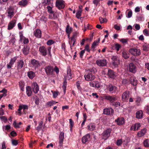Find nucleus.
Masks as SVG:
<instances>
[{
    "mask_svg": "<svg viewBox=\"0 0 149 149\" xmlns=\"http://www.w3.org/2000/svg\"><path fill=\"white\" fill-rule=\"evenodd\" d=\"M58 103V102H56L55 101L52 100L46 103V105L47 107H51L54 104H56V103Z\"/></svg>",
    "mask_w": 149,
    "mask_h": 149,
    "instance_id": "4c0bfd02",
    "label": "nucleus"
},
{
    "mask_svg": "<svg viewBox=\"0 0 149 149\" xmlns=\"http://www.w3.org/2000/svg\"><path fill=\"white\" fill-rule=\"evenodd\" d=\"M129 81L127 79H124L122 81V83L123 85H125L128 83Z\"/></svg>",
    "mask_w": 149,
    "mask_h": 149,
    "instance_id": "4d7b16f0",
    "label": "nucleus"
},
{
    "mask_svg": "<svg viewBox=\"0 0 149 149\" xmlns=\"http://www.w3.org/2000/svg\"><path fill=\"white\" fill-rule=\"evenodd\" d=\"M70 41H69V44L70 45L71 49H72V46L71 45L72 43V42H75L76 41V39L75 38H74L73 37H71L70 38Z\"/></svg>",
    "mask_w": 149,
    "mask_h": 149,
    "instance_id": "37998d69",
    "label": "nucleus"
},
{
    "mask_svg": "<svg viewBox=\"0 0 149 149\" xmlns=\"http://www.w3.org/2000/svg\"><path fill=\"white\" fill-rule=\"evenodd\" d=\"M129 97L128 92L127 91L124 92L122 95V99L123 101L127 100Z\"/></svg>",
    "mask_w": 149,
    "mask_h": 149,
    "instance_id": "c85d7f7f",
    "label": "nucleus"
},
{
    "mask_svg": "<svg viewBox=\"0 0 149 149\" xmlns=\"http://www.w3.org/2000/svg\"><path fill=\"white\" fill-rule=\"evenodd\" d=\"M24 65V63L23 59H20L17 62V69L19 70L21 69Z\"/></svg>",
    "mask_w": 149,
    "mask_h": 149,
    "instance_id": "b1692460",
    "label": "nucleus"
},
{
    "mask_svg": "<svg viewBox=\"0 0 149 149\" xmlns=\"http://www.w3.org/2000/svg\"><path fill=\"white\" fill-rule=\"evenodd\" d=\"M16 20L15 19H13L8 24V29L9 30L11 29L15 26L16 24Z\"/></svg>",
    "mask_w": 149,
    "mask_h": 149,
    "instance_id": "6ab92c4d",
    "label": "nucleus"
},
{
    "mask_svg": "<svg viewBox=\"0 0 149 149\" xmlns=\"http://www.w3.org/2000/svg\"><path fill=\"white\" fill-rule=\"evenodd\" d=\"M72 31V28H70L69 25H67L66 29V32L68 34V37H69V35L71 33Z\"/></svg>",
    "mask_w": 149,
    "mask_h": 149,
    "instance_id": "a19ab883",
    "label": "nucleus"
},
{
    "mask_svg": "<svg viewBox=\"0 0 149 149\" xmlns=\"http://www.w3.org/2000/svg\"><path fill=\"white\" fill-rule=\"evenodd\" d=\"M8 14V17H10V18L12 17L14 15V11H7Z\"/></svg>",
    "mask_w": 149,
    "mask_h": 149,
    "instance_id": "603ef678",
    "label": "nucleus"
},
{
    "mask_svg": "<svg viewBox=\"0 0 149 149\" xmlns=\"http://www.w3.org/2000/svg\"><path fill=\"white\" fill-rule=\"evenodd\" d=\"M112 130L108 128L104 131L102 134L101 138L102 139L106 140L109 137Z\"/></svg>",
    "mask_w": 149,
    "mask_h": 149,
    "instance_id": "7ed1b4c3",
    "label": "nucleus"
},
{
    "mask_svg": "<svg viewBox=\"0 0 149 149\" xmlns=\"http://www.w3.org/2000/svg\"><path fill=\"white\" fill-rule=\"evenodd\" d=\"M42 4L45 6L47 5L53 6V5L52 0H43Z\"/></svg>",
    "mask_w": 149,
    "mask_h": 149,
    "instance_id": "bb28decb",
    "label": "nucleus"
},
{
    "mask_svg": "<svg viewBox=\"0 0 149 149\" xmlns=\"http://www.w3.org/2000/svg\"><path fill=\"white\" fill-rule=\"evenodd\" d=\"M146 132V130L145 129H143L137 134V136L139 137H142L144 135Z\"/></svg>",
    "mask_w": 149,
    "mask_h": 149,
    "instance_id": "473e14b6",
    "label": "nucleus"
},
{
    "mask_svg": "<svg viewBox=\"0 0 149 149\" xmlns=\"http://www.w3.org/2000/svg\"><path fill=\"white\" fill-rule=\"evenodd\" d=\"M67 76L64 77L63 84L62 86L64 94H65L66 92V90L67 85V79L70 80L71 79L72 73L71 72V70L70 67H68L67 68Z\"/></svg>",
    "mask_w": 149,
    "mask_h": 149,
    "instance_id": "f257e3e1",
    "label": "nucleus"
},
{
    "mask_svg": "<svg viewBox=\"0 0 149 149\" xmlns=\"http://www.w3.org/2000/svg\"><path fill=\"white\" fill-rule=\"evenodd\" d=\"M44 69L47 76H50L53 74L54 68L53 66L49 65L46 66Z\"/></svg>",
    "mask_w": 149,
    "mask_h": 149,
    "instance_id": "20e7f679",
    "label": "nucleus"
},
{
    "mask_svg": "<svg viewBox=\"0 0 149 149\" xmlns=\"http://www.w3.org/2000/svg\"><path fill=\"white\" fill-rule=\"evenodd\" d=\"M111 105L115 107H117L120 106V102L118 101L114 102Z\"/></svg>",
    "mask_w": 149,
    "mask_h": 149,
    "instance_id": "c03bdc74",
    "label": "nucleus"
},
{
    "mask_svg": "<svg viewBox=\"0 0 149 149\" xmlns=\"http://www.w3.org/2000/svg\"><path fill=\"white\" fill-rule=\"evenodd\" d=\"M91 86L97 88H99L100 87V84L97 81H93L90 82L89 83Z\"/></svg>",
    "mask_w": 149,
    "mask_h": 149,
    "instance_id": "a211bd4d",
    "label": "nucleus"
},
{
    "mask_svg": "<svg viewBox=\"0 0 149 149\" xmlns=\"http://www.w3.org/2000/svg\"><path fill=\"white\" fill-rule=\"evenodd\" d=\"M51 92L53 94V97L54 98H56L57 97L58 95V91H51Z\"/></svg>",
    "mask_w": 149,
    "mask_h": 149,
    "instance_id": "a18cd8bd",
    "label": "nucleus"
},
{
    "mask_svg": "<svg viewBox=\"0 0 149 149\" xmlns=\"http://www.w3.org/2000/svg\"><path fill=\"white\" fill-rule=\"evenodd\" d=\"M17 135V134L16 132L14 131H11L10 133V135H9V136L11 138V137L10 136L13 137Z\"/></svg>",
    "mask_w": 149,
    "mask_h": 149,
    "instance_id": "09e8293b",
    "label": "nucleus"
},
{
    "mask_svg": "<svg viewBox=\"0 0 149 149\" xmlns=\"http://www.w3.org/2000/svg\"><path fill=\"white\" fill-rule=\"evenodd\" d=\"M98 45L97 44H96L95 43L93 42V43L92 44V45L91 47V48L92 49V50L93 51H94V49L95 47L97 45Z\"/></svg>",
    "mask_w": 149,
    "mask_h": 149,
    "instance_id": "bf43d9fd",
    "label": "nucleus"
},
{
    "mask_svg": "<svg viewBox=\"0 0 149 149\" xmlns=\"http://www.w3.org/2000/svg\"><path fill=\"white\" fill-rule=\"evenodd\" d=\"M123 142L121 139L118 140L116 141V144L118 146H120L122 143Z\"/></svg>",
    "mask_w": 149,
    "mask_h": 149,
    "instance_id": "680f3d73",
    "label": "nucleus"
},
{
    "mask_svg": "<svg viewBox=\"0 0 149 149\" xmlns=\"http://www.w3.org/2000/svg\"><path fill=\"white\" fill-rule=\"evenodd\" d=\"M100 0H93V3L97 6L98 4H100Z\"/></svg>",
    "mask_w": 149,
    "mask_h": 149,
    "instance_id": "0e129e2a",
    "label": "nucleus"
},
{
    "mask_svg": "<svg viewBox=\"0 0 149 149\" xmlns=\"http://www.w3.org/2000/svg\"><path fill=\"white\" fill-rule=\"evenodd\" d=\"M54 41L52 40H49L47 42V44L49 45H50L54 43Z\"/></svg>",
    "mask_w": 149,
    "mask_h": 149,
    "instance_id": "864d4df0",
    "label": "nucleus"
},
{
    "mask_svg": "<svg viewBox=\"0 0 149 149\" xmlns=\"http://www.w3.org/2000/svg\"><path fill=\"white\" fill-rule=\"evenodd\" d=\"M115 48L117 51H119L121 47V46L118 43H116L115 45Z\"/></svg>",
    "mask_w": 149,
    "mask_h": 149,
    "instance_id": "3c124183",
    "label": "nucleus"
},
{
    "mask_svg": "<svg viewBox=\"0 0 149 149\" xmlns=\"http://www.w3.org/2000/svg\"><path fill=\"white\" fill-rule=\"evenodd\" d=\"M129 71L133 73H135L136 71V68L134 64L132 63H130L129 66Z\"/></svg>",
    "mask_w": 149,
    "mask_h": 149,
    "instance_id": "4468645a",
    "label": "nucleus"
},
{
    "mask_svg": "<svg viewBox=\"0 0 149 149\" xmlns=\"http://www.w3.org/2000/svg\"><path fill=\"white\" fill-rule=\"evenodd\" d=\"M144 146L146 147H149V140L146 139L143 142Z\"/></svg>",
    "mask_w": 149,
    "mask_h": 149,
    "instance_id": "8fccbe9b",
    "label": "nucleus"
},
{
    "mask_svg": "<svg viewBox=\"0 0 149 149\" xmlns=\"http://www.w3.org/2000/svg\"><path fill=\"white\" fill-rule=\"evenodd\" d=\"M99 19L100 23L101 24L104 23L105 22V20H107L106 19H104L102 17H100Z\"/></svg>",
    "mask_w": 149,
    "mask_h": 149,
    "instance_id": "69168bd1",
    "label": "nucleus"
},
{
    "mask_svg": "<svg viewBox=\"0 0 149 149\" xmlns=\"http://www.w3.org/2000/svg\"><path fill=\"white\" fill-rule=\"evenodd\" d=\"M52 6H48L47 7V11L48 12L51 14H53L54 16H55V14L54 13V12L52 10Z\"/></svg>",
    "mask_w": 149,
    "mask_h": 149,
    "instance_id": "58836bf2",
    "label": "nucleus"
},
{
    "mask_svg": "<svg viewBox=\"0 0 149 149\" xmlns=\"http://www.w3.org/2000/svg\"><path fill=\"white\" fill-rule=\"evenodd\" d=\"M84 77L85 80L87 81H92L95 78L94 74L87 72L85 74Z\"/></svg>",
    "mask_w": 149,
    "mask_h": 149,
    "instance_id": "9d476101",
    "label": "nucleus"
},
{
    "mask_svg": "<svg viewBox=\"0 0 149 149\" xmlns=\"http://www.w3.org/2000/svg\"><path fill=\"white\" fill-rule=\"evenodd\" d=\"M56 6L59 9L64 8L65 7V5H64L63 1L61 0L56 1Z\"/></svg>",
    "mask_w": 149,
    "mask_h": 149,
    "instance_id": "f8f14e48",
    "label": "nucleus"
},
{
    "mask_svg": "<svg viewBox=\"0 0 149 149\" xmlns=\"http://www.w3.org/2000/svg\"><path fill=\"white\" fill-rule=\"evenodd\" d=\"M29 46L26 45H24L22 49V52L24 55H26L28 54L29 52Z\"/></svg>",
    "mask_w": 149,
    "mask_h": 149,
    "instance_id": "5701e85b",
    "label": "nucleus"
},
{
    "mask_svg": "<svg viewBox=\"0 0 149 149\" xmlns=\"http://www.w3.org/2000/svg\"><path fill=\"white\" fill-rule=\"evenodd\" d=\"M20 39L21 41H23V42L24 44H27L29 42V40L28 38H26L24 36L22 35H20Z\"/></svg>",
    "mask_w": 149,
    "mask_h": 149,
    "instance_id": "7c9ffc66",
    "label": "nucleus"
},
{
    "mask_svg": "<svg viewBox=\"0 0 149 149\" xmlns=\"http://www.w3.org/2000/svg\"><path fill=\"white\" fill-rule=\"evenodd\" d=\"M114 113V110L111 108L104 109L103 110V113L106 115H113Z\"/></svg>",
    "mask_w": 149,
    "mask_h": 149,
    "instance_id": "9b49d317",
    "label": "nucleus"
},
{
    "mask_svg": "<svg viewBox=\"0 0 149 149\" xmlns=\"http://www.w3.org/2000/svg\"><path fill=\"white\" fill-rule=\"evenodd\" d=\"M17 58V56H15L12 58H11L10 59V62H9V63L11 64H12L13 65L14 63L16 61V60Z\"/></svg>",
    "mask_w": 149,
    "mask_h": 149,
    "instance_id": "de8ad7c7",
    "label": "nucleus"
},
{
    "mask_svg": "<svg viewBox=\"0 0 149 149\" xmlns=\"http://www.w3.org/2000/svg\"><path fill=\"white\" fill-rule=\"evenodd\" d=\"M107 62L105 59H98L96 61V64L99 67H104L107 66Z\"/></svg>",
    "mask_w": 149,
    "mask_h": 149,
    "instance_id": "39448f33",
    "label": "nucleus"
},
{
    "mask_svg": "<svg viewBox=\"0 0 149 149\" xmlns=\"http://www.w3.org/2000/svg\"><path fill=\"white\" fill-rule=\"evenodd\" d=\"M26 93L27 95L28 96H31L32 93L31 87L29 86H27L26 87Z\"/></svg>",
    "mask_w": 149,
    "mask_h": 149,
    "instance_id": "2f4dec72",
    "label": "nucleus"
},
{
    "mask_svg": "<svg viewBox=\"0 0 149 149\" xmlns=\"http://www.w3.org/2000/svg\"><path fill=\"white\" fill-rule=\"evenodd\" d=\"M107 75L110 78L112 79H115L116 77V75L115 72L113 70L111 69L108 70L107 73Z\"/></svg>",
    "mask_w": 149,
    "mask_h": 149,
    "instance_id": "f3484780",
    "label": "nucleus"
},
{
    "mask_svg": "<svg viewBox=\"0 0 149 149\" xmlns=\"http://www.w3.org/2000/svg\"><path fill=\"white\" fill-rule=\"evenodd\" d=\"M91 137V135L90 134H87L85 136H83L82 138V142L84 144H85L88 141Z\"/></svg>",
    "mask_w": 149,
    "mask_h": 149,
    "instance_id": "412c9836",
    "label": "nucleus"
},
{
    "mask_svg": "<svg viewBox=\"0 0 149 149\" xmlns=\"http://www.w3.org/2000/svg\"><path fill=\"white\" fill-rule=\"evenodd\" d=\"M108 88L109 91L112 93H115L117 89V88L116 86L111 84L109 85Z\"/></svg>",
    "mask_w": 149,
    "mask_h": 149,
    "instance_id": "dca6fc26",
    "label": "nucleus"
},
{
    "mask_svg": "<svg viewBox=\"0 0 149 149\" xmlns=\"http://www.w3.org/2000/svg\"><path fill=\"white\" fill-rule=\"evenodd\" d=\"M143 34L146 36H149V33L147 29H145L143 31Z\"/></svg>",
    "mask_w": 149,
    "mask_h": 149,
    "instance_id": "6e6d98bb",
    "label": "nucleus"
},
{
    "mask_svg": "<svg viewBox=\"0 0 149 149\" xmlns=\"http://www.w3.org/2000/svg\"><path fill=\"white\" fill-rule=\"evenodd\" d=\"M64 138V133L63 132H60L58 137V143L59 146L60 147L63 146Z\"/></svg>",
    "mask_w": 149,
    "mask_h": 149,
    "instance_id": "1a4fd4ad",
    "label": "nucleus"
},
{
    "mask_svg": "<svg viewBox=\"0 0 149 149\" xmlns=\"http://www.w3.org/2000/svg\"><path fill=\"white\" fill-rule=\"evenodd\" d=\"M111 59L112 60V65L115 67H116L120 63V61L118 56H112Z\"/></svg>",
    "mask_w": 149,
    "mask_h": 149,
    "instance_id": "6e6552de",
    "label": "nucleus"
},
{
    "mask_svg": "<svg viewBox=\"0 0 149 149\" xmlns=\"http://www.w3.org/2000/svg\"><path fill=\"white\" fill-rule=\"evenodd\" d=\"M4 52L6 55L8 56L10 54L13 52L12 49L11 48H7L5 50Z\"/></svg>",
    "mask_w": 149,
    "mask_h": 149,
    "instance_id": "72a5a7b5",
    "label": "nucleus"
},
{
    "mask_svg": "<svg viewBox=\"0 0 149 149\" xmlns=\"http://www.w3.org/2000/svg\"><path fill=\"white\" fill-rule=\"evenodd\" d=\"M27 75L30 79H33L36 76L35 73L32 71H29L27 72Z\"/></svg>",
    "mask_w": 149,
    "mask_h": 149,
    "instance_id": "c756f323",
    "label": "nucleus"
},
{
    "mask_svg": "<svg viewBox=\"0 0 149 149\" xmlns=\"http://www.w3.org/2000/svg\"><path fill=\"white\" fill-rule=\"evenodd\" d=\"M54 71L56 74H58V73L59 72V69L58 67L55 66L54 68Z\"/></svg>",
    "mask_w": 149,
    "mask_h": 149,
    "instance_id": "774afa93",
    "label": "nucleus"
},
{
    "mask_svg": "<svg viewBox=\"0 0 149 149\" xmlns=\"http://www.w3.org/2000/svg\"><path fill=\"white\" fill-rule=\"evenodd\" d=\"M16 40L14 38H12L9 41V43L10 44H11L12 45H13L15 42V41Z\"/></svg>",
    "mask_w": 149,
    "mask_h": 149,
    "instance_id": "e2e57ef3",
    "label": "nucleus"
},
{
    "mask_svg": "<svg viewBox=\"0 0 149 149\" xmlns=\"http://www.w3.org/2000/svg\"><path fill=\"white\" fill-rule=\"evenodd\" d=\"M142 47L144 51L147 52L149 50V47L148 44H145L143 45Z\"/></svg>",
    "mask_w": 149,
    "mask_h": 149,
    "instance_id": "79ce46f5",
    "label": "nucleus"
},
{
    "mask_svg": "<svg viewBox=\"0 0 149 149\" xmlns=\"http://www.w3.org/2000/svg\"><path fill=\"white\" fill-rule=\"evenodd\" d=\"M143 116V111L141 110L138 111L136 113V117L138 119L142 118Z\"/></svg>",
    "mask_w": 149,
    "mask_h": 149,
    "instance_id": "cd10ccee",
    "label": "nucleus"
},
{
    "mask_svg": "<svg viewBox=\"0 0 149 149\" xmlns=\"http://www.w3.org/2000/svg\"><path fill=\"white\" fill-rule=\"evenodd\" d=\"M85 51H84V50H81L80 52L79 53V54L80 57L81 58H83V55L84 54V53H85Z\"/></svg>",
    "mask_w": 149,
    "mask_h": 149,
    "instance_id": "338daca9",
    "label": "nucleus"
},
{
    "mask_svg": "<svg viewBox=\"0 0 149 149\" xmlns=\"http://www.w3.org/2000/svg\"><path fill=\"white\" fill-rule=\"evenodd\" d=\"M32 89L33 92L35 93H37L39 90L38 84L36 82H33L32 85Z\"/></svg>",
    "mask_w": 149,
    "mask_h": 149,
    "instance_id": "2eb2a0df",
    "label": "nucleus"
},
{
    "mask_svg": "<svg viewBox=\"0 0 149 149\" xmlns=\"http://www.w3.org/2000/svg\"><path fill=\"white\" fill-rule=\"evenodd\" d=\"M123 57L125 59H127L130 56V54L128 52L125 51H123L122 52Z\"/></svg>",
    "mask_w": 149,
    "mask_h": 149,
    "instance_id": "f704fd0d",
    "label": "nucleus"
},
{
    "mask_svg": "<svg viewBox=\"0 0 149 149\" xmlns=\"http://www.w3.org/2000/svg\"><path fill=\"white\" fill-rule=\"evenodd\" d=\"M104 99L108 101L111 104L117 100L116 96H111L110 95H106L104 96Z\"/></svg>",
    "mask_w": 149,
    "mask_h": 149,
    "instance_id": "0eeeda50",
    "label": "nucleus"
},
{
    "mask_svg": "<svg viewBox=\"0 0 149 149\" xmlns=\"http://www.w3.org/2000/svg\"><path fill=\"white\" fill-rule=\"evenodd\" d=\"M43 124V122L42 121H41L38 122V125L36 127V129L38 130V131H39L40 130L42 129V126Z\"/></svg>",
    "mask_w": 149,
    "mask_h": 149,
    "instance_id": "ea45409f",
    "label": "nucleus"
},
{
    "mask_svg": "<svg viewBox=\"0 0 149 149\" xmlns=\"http://www.w3.org/2000/svg\"><path fill=\"white\" fill-rule=\"evenodd\" d=\"M28 3V1L27 0H22L19 2V4L20 6H25Z\"/></svg>",
    "mask_w": 149,
    "mask_h": 149,
    "instance_id": "e433bc0d",
    "label": "nucleus"
},
{
    "mask_svg": "<svg viewBox=\"0 0 149 149\" xmlns=\"http://www.w3.org/2000/svg\"><path fill=\"white\" fill-rule=\"evenodd\" d=\"M130 83L134 86H136L137 84V80L135 77H131L129 80Z\"/></svg>",
    "mask_w": 149,
    "mask_h": 149,
    "instance_id": "4be33fe9",
    "label": "nucleus"
},
{
    "mask_svg": "<svg viewBox=\"0 0 149 149\" xmlns=\"http://www.w3.org/2000/svg\"><path fill=\"white\" fill-rule=\"evenodd\" d=\"M82 10H79L77 11L76 13V16L78 19H79L81 15Z\"/></svg>",
    "mask_w": 149,
    "mask_h": 149,
    "instance_id": "49530a36",
    "label": "nucleus"
},
{
    "mask_svg": "<svg viewBox=\"0 0 149 149\" xmlns=\"http://www.w3.org/2000/svg\"><path fill=\"white\" fill-rule=\"evenodd\" d=\"M97 70L95 68H90L87 70V73H90L94 74L97 72Z\"/></svg>",
    "mask_w": 149,
    "mask_h": 149,
    "instance_id": "c9c22d12",
    "label": "nucleus"
},
{
    "mask_svg": "<svg viewBox=\"0 0 149 149\" xmlns=\"http://www.w3.org/2000/svg\"><path fill=\"white\" fill-rule=\"evenodd\" d=\"M115 121L117 123L118 125H122L124 123V118L122 117H118L115 120Z\"/></svg>",
    "mask_w": 149,
    "mask_h": 149,
    "instance_id": "aec40b11",
    "label": "nucleus"
},
{
    "mask_svg": "<svg viewBox=\"0 0 149 149\" xmlns=\"http://www.w3.org/2000/svg\"><path fill=\"white\" fill-rule=\"evenodd\" d=\"M19 83L20 88L24 86V83L23 81H21L19 82Z\"/></svg>",
    "mask_w": 149,
    "mask_h": 149,
    "instance_id": "052dcab7",
    "label": "nucleus"
},
{
    "mask_svg": "<svg viewBox=\"0 0 149 149\" xmlns=\"http://www.w3.org/2000/svg\"><path fill=\"white\" fill-rule=\"evenodd\" d=\"M12 145L13 146H16L18 144V141L15 140H12Z\"/></svg>",
    "mask_w": 149,
    "mask_h": 149,
    "instance_id": "13d9d810",
    "label": "nucleus"
},
{
    "mask_svg": "<svg viewBox=\"0 0 149 149\" xmlns=\"http://www.w3.org/2000/svg\"><path fill=\"white\" fill-rule=\"evenodd\" d=\"M88 129L91 131L94 130L95 128V124L94 123H90L87 126Z\"/></svg>",
    "mask_w": 149,
    "mask_h": 149,
    "instance_id": "a878e982",
    "label": "nucleus"
},
{
    "mask_svg": "<svg viewBox=\"0 0 149 149\" xmlns=\"http://www.w3.org/2000/svg\"><path fill=\"white\" fill-rule=\"evenodd\" d=\"M39 51L41 54L43 56H45L47 55V49L44 46H41L39 48Z\"/></svg>",
    "mask_w": 149,
    "mask_h": 149,
    "instance_id": "ddd939ff",
    "label": "nucleus"
},
{
    "mask_svg": "<svg viewBox=\"0 0 149 149\" xmlns=\"http://www.w3.org/2000/svg\"><path fill=\"white\" fill-rule=\"evenodd\" d=\"M129 52L130 53L134 56H138L141 54L140 49L136 48L130 49L129 50Z\"/></svg>",
    "mask_w": 149,
    "mask_h": 149,
    "instance_id": "423d86ee",
    "label": "nucleus"
},
{
    "mask_svg": "<svg viewBox=\"0 0 149 149\" xmlns=\"http://www.w3.org/2000/svg\"><path fill=\"white\" fill-rule=\"evenodd\" d=\"M34 35L37 38H41V32L39 29H37L35 30L33 33Z\"/></svg>",
    "mask_w": 149,
    "mask_h": 149,
    "instance_id": "393cba45",
    "label": "nucleus"
},
{
    "mask_svg": "<svg viewBox=\"0 0 149 149\" xmlns=\"http://www.w3.org/2000/svg\"><path fill=\"white\" fill-rule=\"evenodd\" d=\"M85 51L86 50L88 52H89L91 50L89 49V46L88 44H87L85 47V49L84 50Z\"/></svg>",
    "mask_w": 149,
    "mask_h": 149,
    "instance_id": "5fc2aeb1",
    "label": "nucleus"
},
{
    "mask_svg": "<svg viewBox=\"0 0 149 149\" xmlns=\"http://www.w3.org/2000/svg\"><path fill=\"white\" fill-rule=\"evenodd\" d=\"M30 63L32 66L34 67L35 69L40 68L42 65H46V62L45 61H42L40 62L35 59H31Z\"/></svg>",
    "mask_w": 149,
    "mask_h": 149,
    "instance_id": "f03ea898",
    "label": "nucleus"
}]
</instances>
